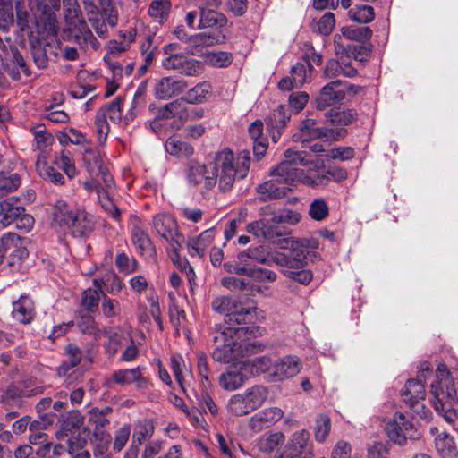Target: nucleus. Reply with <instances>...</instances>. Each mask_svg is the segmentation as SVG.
Returning <instances> with one entry per match:
<instances>
[{"label":"nucleus","mask_w":458,"mask_h":458,"mask_svg":"<svg viewBox=\"0 0 458 458\" xmlns=\"http://www.w3.org/2000/svg\"><path fill=\"white\" fill-rule=\"evenodd\" d=\"M212 308L227 318L224 324H217L211 330L212 357L223 363L237 361L249 352V340L253 330L244 324L252 318L253 310L243 307L237 299L229 296L216 297L212 301Z\"/></svg>","instance_id":"f257e3e1"},{"label":"nucleus","mask_w":458,"mask_h":458,"mask_svg":"<svg viewBox=\"0 0 458 458\" xmlns=\"http://www.w3.org/2000/svg\"><path fill=\"white\" fill-rule=\"evenodd\" d=\"M309 154L303 150L288 148L284 153V160L271 168L270 180L259 184L257 191L262 200L280 199L291 191L292 185L300 182L308 186L323 184L327 180V175L312 176L299 166L312 165V170L318 171L324 167V161L316 159L310 161Z\"/></svg>","instance_id":"f03ea898"},{"label":"nucleus","mask_w":458,"mask_h":458,"mask_svg":"<svg viewBox=\"0 0 458 458\" xmlns=\"http://www.w3.org/2000/svg\"><path fill=\"white\" fill-rule=\"evenodd\" d=\"M210 165L212 171L208 172L206 165L191 161L186 170L188 184L198 186L203 183L205 189L211 190L217 183L220 191H228L236 181L247 176L250 155L246 150L235 154L229 148H224L215 154Z\"/></svg>","instance_id":"7ed1b4c3"},{"label":"nucleus","mask_w":458,"mask_h":458,"mask_svg":"<svg viewBox=\"0 0 458 458\" xmlns=\"http://www.w3.org/2000/svg\"><path fill=\"white\" fill-rule=\"evenodd\" d=\"M437 381L431 386L434 409L454 430L458 432V413L454 409L456 397L454 380L457 377V373L451 374L445 366H440L437 369Z\"/></svg>","instance_id":"20e7f679"},{"label":"nucleus","mask_w":458,"mask_h":458,"mask_svg":"<svg viewBox=\"0 0 458 458\" xmlns=\"http://www.w3.org/2000/svg\"><path fill=\"white\" fill-rule=\"evenodd\" d=\"M53 216L55 223L74 238L88 237L94 230L92 215L64 200L55 202Z\"/></svg>","instance_id":"39448f33"},{"label":"nucleus","mask_w":458,"mask_h":458,"mask_svg":"<svg viewBox=\"0 0 458 458\" xmlns=\"http://www.w3.org/2000/svg\"><path fill=\"white\" fill-rule=\"evenodd\" d=\"M269 394L268 388L262 385L248 387L242 393L234 394L228 399L225 410L230 416L242 417L261 407Z\"/></svg>","instance_id":"423d86ee"},{"label":"nucleus","mask_w":458,"mask_h":458,"mask_svg":"<svg viewBox=\"0 0 458 458\" xmlns=\"http://www.w3.org/2000/svg\"><path fill=\"white\" fill-rule=\"evenodd\" d=\"M314 445L307 429L293 432L284 447L276 452L273 458H313Z\"/></svg>","instance_id":"0eeeda50"},{"label":"nucleus","mask_w":458,"mask_h":458,"mask_svg":"<svg viewBox=\"0 0 458 458\" xmlns=\"http://www.w3.org/2000/svg\"><path fill=\"white\" fill-rule=\"evenodd\" d=\"M388 438L394 444L403 445L408 439H418L420 433L413 423L402 412H395L385 427Z\"/></svg>","instance_id":"6e6552de"},{"label":"nucleus","mask_w":458,"mask_h":458,"mask_svg":"<svg viewBox=\"0 0 458 458\" xmlns=\"http://www.w3.org/2000/svg\"><path fill=\"white\" fill-rule=\"evenodd\" d=\"M176 49L174 44H170L165 47V53L168 55L162 61V65L166 70H173L183 76L194 77L202 73L203 65L196 59L189 58L182 54H174Z\"/></svg>","instance_id":"1a4fd4ad"},{"label":"nucleus","mask_w":458,"mask_h":458,"mask_svg":"<svg viewBox=\"0 0 458 458\" xmlns=\"http://www.w3.org/2000/svg\"><path fill=\"white\" fill-rule=\"evenodd\" d=\"M123 103V98L117 97L98 111L95 118V124L98 141L100 143L106 140L110 131L107 119L114 123H118L122 120L121 106Z\"/></svg>","instance_id":"9d476101"},{"label":"nucleus","mask_w":458,"mask_h":458,"mask_svg":"<svg viewBox=\"0 0 458 458\" xmlns=\"http://www.w3.org/2000/svg\"><path fill=\"white\" fill-rule=\"evenodd\" d=\"M346 131L344 129H337L335 131L332 128L323 129L316 126L314 119L307 118L301 122L298 131L293 135V140L305 145L310 140L321 137L339 140L344 137Z\"/></svg>","instance_id":"9b49d317"},{"label":"nucleus","mask_w":458,"mask_h":458,"mask_svg":"<svg viewBox=\"0 0 458 458\" xmlns=\"http://www.w3.org/2000/svg\"><path fill=\"white\" fill-rule=\"evenodd\" d=\"M432 373L428 365L419 371L417 379H409L402 390V397L411 409L418 411L420 407L424 408L420 401L424 399L426 392L423 381H426L428 375Z\"/></svg>","instance_id":"f8f14e48"},{"label":"nucleus","mask_w":458,"mask_h":458,"mask_svg":"<svg viewBox=\"0 0 458 458\" xmlns=\"http://www.w3.org/2000/svg\"><path fill=\"white\" fill-rule=\"evenodd\" d=\"M152 225L155 231L171 247L176 250L183 242L184 237L179 232L175 219L167 213H159L153 216Z\"/></svg>","instance_id":"ddd939ff"},{"label":"nucleus","mask_w":458,"mask_h":458,"mask_svg":"<svg viewBox=\"0 0 458 458\" xmlns=\"http://www.w3.org/2000/svg\"><path fill=\"white\" fill-rule=\"evenodd\" d=\"M129 227L131 242L137 251L141 256H152L155 249L148 233L145 230V225L141 219L136 215H131L130 217Z\"/></svg>","instance_id":"4468645a"},{"label":"nucleus","mask_w":458,"mask_h":458,"mask_svg":"<svg viewBox=\"0 0 458 458\" xmlns=\"http://www.w3.org/2000/svg\"><path fill=\"white\" fill-rule=\"evenodd\" d=\"M248 369L249 364L246 361H237L233 368L219 376L220 387L229 392L241 388L248 379Z\"/></svg>","instance_id":"2eb2a0df"},{"label":"nucleus","mask_w":458,"mask_h":458,"mask_svg":"<svg viewBox=\"0 0 458 458\" xmlns=\"http://www.w3.org/2000/svg\"><path fill=\"white\" fill-rule=\"evenodd\" d=\"M301 360L295 355H287L274 361L270 379L283 381L296 376L301 369Z\"/></svg>","instance_id":"dca6fc26"},{"label":"nucleus","mask_w":458,"mask_h":458,"mask_svg":"<svg viewBox=\"0 0 458 458\" xmlns=\"http://www.w3.org/2000/svg\"><path fill=\"white\" fill-rule=\"evenodd\" d=\"M343 81L335 80L325 85L315 98L317 108L322 110L341 102L345 98V90L341 89Z\"/></svg>","instance_id":"f3484780"},{"label":"nucleus","mask_w":458,"mask_h":458,"mask_svg":"<svg viewBox=\"0 0 458 458\" xmlns=\"http://www.w3.org/2000/svg\"><path fill=\"white\" fill-rule=\"evenodd\" d=\"M283 416L284 412L280 408L268 407L251 416L248 425L253 432L258 433L279 421Z\"/></svg>","instance_id":"a211bd4d"},{"label":"nucleus","mask_w":458,"mask_h":458,"mask_svg":"<svg viewBox=\"0 0 458 458\" xmlns=\"http://www.w3.org/2000/svg\"><path fill=\"white\" fill-rule=\"evenodd\" d=\"M188 87L183 79H175L171 76L159 79L154 87L155 97L158 99H168L182 93Z\"/></svg>","instance_id":"6ab92c4d"},{"label":"nucleus","mask_w":458,"mask_h":458,"mask_svg":"<svg viewBox=\"0 0 458 458\" xmlns=\"http://www.w3.org/2000/svg\"><path fill=\"white\" fill-rule=\"evenodd\" d=\"M215 235V228H209L203 231L198 236L189 237L186 242L189 255L192 258H204L208 248L214 241Z\"/></svg>","instance_id":"aec40b11"},{"label":"nucleus","mask_w":458,"mask_h":458,"mask_svg":"<svg viewBox=\"0 0 458 458\" xmlns=\"http://www.w3.org/2000/svg\"><path fill=\"white\" fill-rule=\"evenodd\" d=\"M218 34L210 32H201L189 38V45L186 47V52L191 55L203 56L208 51L205 47L214 46L218 43Z\"/></svg>","instance_id":"412c9836"},{"label":"nucleus","mask_w":458,"mask_h":458,"mask_svg":"<svg viewBox=\"0 0 458 458\" xmlns=\"http://www.w3.org/2000/svg\"><path fill=\"white\" fill-rule=\"evenodd\" d=\"M325 78L334 79L339 76L354 77L357 70L351 64L347 57L329 60L323 71Z\"/></svg>","instance_id":"4be33fe9"},{"label":"nucleus","mask_w":458,"mask_h":458,"mask_svg":"<svg viewBox=\"0 0 458 458\" xmlns=\"http://www.w3.org/2000/svg\"><path fill=\"white\" fill-rule=\"evenodd\" d=\"M289 120L290 114L286 113L285 107L282 105L278 106L269 115L267 126L274 142H277Z\"/></svg>","instance_id":"5701e85b"},{"label":"nucleus","mask_w":458,"mask_h":458,"mask_svg":"<svg viewBox=\"0 0 458 458\" xmlns=\"http://www.w3.org/2000/svg\"><path fill=\"white\" fill-rule=\"evenodd\" d=\"M94 174H96L97 179L84 183V186L88 191H95L97 193H114V180L106 166L98 170L97 173Z\"/></svg>","instance_id":"b1692460"},{"label":"nucleus","mask_w":458,"mask_h":458,"mask_svg":"<svg viewBox=\"0 0 458 458\" xmlns=\"http://www.w3.org/2000/svg\"><path fill=\"white\" fill-rule=\"evenodd\" d=\"M220 4V0H208L205 6H199V29L211 28L224 21V16L213 9L218 7Z\"/></svg>","instance_id":"393cba45"},{"label":"nucleus","mask_w":458,"mask_h":458,"mask_svg":"<svg viewBox=\"0 0 458 458\" xmlns=\"http://www.w3.org/2000/svg\"><path fill=\"white\" fill-rule=\"evenodd\" d=\"M170 368L175 377L181 390L187 394V388L190 386L191 370L187 369L183 357L179 353H174L170 357Z\"/></svg>","instance_id":"a878e982"},{"label":"nucleus","mask_w":458,"mask_h":458,"mask_svg":"<svg viewBox=\"0 0 458 458\" xmlns=\"http://www.w3.org/2000/svg\"><path fill=\"white\" fill-rule=\"evenodd\" d=\"M112 379L120 386L136 383L138 387H144L148 383L142 377V369L140 366L132 369H118L113 373Z\"/></svg>","instance_id":"bb28decb"},{"label":"nucleus","mask_w":458,"mask_h":458,"mask_svg":"<svg viewBox=\"0 0 458 458\" xmlns=\"http://www.w3.org/2000/svg\"><path fill=\"white\" fill-rule=\"evenodd\" d=\"M13 318L22 323L30 324L35 316V307L32 300L28 296L21 298L13 302Z\"/></svg>","instance_id":"cd10ccee"},{"label":"nucleus","mask_w":458,"mask_h":458,"mask_svg":"<svg viewBox=\"0 0 458 458\" xmlns=\"http://www.w3.org/2000/svg\"><path fill=\"white\" fill-rule=\"evenodd\" d=\"M342 35H335L334 38L335 45L337 48H344L341 42L342 37L351 40L362 42L368 40L372 36V30L369 27L348 26L341 30Z\"/></svg>","instance_id":"c85d7f7f"},{"label":"nucleus","mask_w":458,"mask_h":458,"mask_svg":"<svg viewBox=\"0 0 458 458\" xmlns=\"http://www.w3.org/2000/svg\"><path fill=\"white\" fill-rule=\"evenodd\" d=\"M36 170L38 175L45 181L56 185H62L64 183V175L48 164L45 154L38 155L36 162Z\"/></svg>","instance_id":"c756f323"},{"label":"nucleus","mask_w":458,"mask_h":458,"mask_svg":"<svg viewBox=\"0 0 458 458\" xmlns=\"http://www.w3.org/2000/svg\"><path fill=\"white\" fill-rule=\"evenodd\" d=\"M22 206L17 205L13 198H7L0 201V223L6 227L15 222L17 217L24 212Z\"/></svg>","instance_id":"7c9ffc66"},{"label":"nucleus","mask_w":458,"mask_h":458,"mask_svg":"<svg viewBox=\"0 0 458 458\" xmlns=\"http://www.w3.org/2000/svg\"><path fill=\"white\" fill-rule=\"evenodd\" d=\"M435 448L440 458H457L458 449L454 437L446 432L435 437Z\"/></svg>","instance_id":"2f4dec72"},{"label":"nucleus","mask_w":458,"mask_h":458,"mask_svg":"<svg viewBox=\"0 0 458 458\" xmlns=\"http://www.w3.org/2000/svg\"><path fill=\"white\" fill-rule=\"evenodd\" d=\"M107 335L108 342L106 344V352L109 358L114 357L119 351H122L131 338L129 332L122 329L110 331Z\"/></svg>","instance_id":"473e14b6"},{"label":"nucleus","mask_w":458,"mask_h":458,"mask_svg":"<svg viewBox=\"0 0 458 458\" xmlns=\"http://www.w3.org/2000/svg\"><path fill=\"white\" fill-rule=\"evenodd\" d=\"M21 245V237L14 233H6L0 237V265L8 253L13 254L14 251H19L21 254L25 252L23 248H19Z\"/></svg>","instance_id":"72a5a7b5"},{"label":"nucleus","mask_w":458,"mask_h":458,"mask_svg":"<svg viewBox=\"0 0 458 458\" xmlns=\"http://www.w3.org/2000/svg\"><path fill=\"white\" fill-rule=\"evenodd\" d=\"M212 87L208 81H202L189 89L182 97V100L191 105L204 103L211 93Z\"/></svg>","instance_id":"f704fd0d"},{"label":"nucleus","mask_w":458,"mask_h":458,"mask_svg":"<svg viewBox=\"0 0 458 458\" xmlns=\"http://www.w3.org/2000/svg\"><path fill=\"white\" fill-rule=\"evenodd\" d=\"M94 287L98 290H105L109 293H116L120 292L123 286L122 280L114 274V271H107L101 278L93 280Z\"/></svg>","instance_id":"c9c22d12"},{"label":"nucleus","mask_w":458,"mask_h":458,"mask_svg":"<svg viewBox=\"0 0 458 458\" xmlns=\"http://www.w3.org/2000/svg\"><path fill=\"white\" fill-rule=\"evenodd\" d=\"M165 150L168 154L178 157H190L194 153L193 147L176 137H170L165 141Z\"/></svg>","instance_id":"e433bc0d"},{"label":"nucleus","mask_w":458,"mask_h":458,"mask_svg":"<svg viewBox=\"0 0 458 458\" xmlns=\"http://www.w3.org/2000/svg\"><path fill=\"white\" fill-rule=\"evenodd\" d=\"M154 430V423L151 420L147 419L139 420L133 428L131 443L140 446L152 437Z\"/></svg>","instance_id":"4c0bfd02"},{"label":"nucleus","mask_w":458,"mask_h":458,"mask_svg":"<svg viewBox=\"0 0 458 458\" xmlns=\"http://www.w3.org/2000/svg\"><path fill=\"white\" fill-rule=\"evenodd\" d=\"M313 67L310 62H299L292 67L291 76L295 87H301L311 80Z\"/></svg>","instance_id":"58836bf2"},{"label":"nucleus","mask_w":458,"mask_h":458,"mask_svg":"<svg viewBox=\"0 0 458 458\" xmlns=\"http://www.w3.org/2000/svg\"><path fill=\"white\" fill-rule=\"evenodd\" d=\"M21 183L18 173L0 172V198L16 191Z\"/></svg>","instance_id":"ea45409f"},{"label":"nucleus","mask_w":458,"mask_h":458,"mask_svg":"<svg viewBox=\"0 0 458 458\" xmlns=\"http://www.w3.org/2000/svg\"><path fill=\"white\" fill-rule=\"evenodd\" d=\"M66 353L68 360L64 361L58 368V375L65 376L66 373L73 367L77 366L81 360V352L78 346L73 344H69L66 347Z\"/></svg>","instance_id":"a19ab883"},{"label":"nucleus","mask_w":458,"mask_h":458,"mask_svg":"<svg viewBox=\"0 0 458 458\" xmlns=\"http://www.w3.org/2000/svg\"><path fill=\"white\" fill-rule=\"evenodd\" d=\"M284 442V435L277 431L262 436L259 440L258 445L261 452L271 453L277 446L283 445Z\"/></svg>","instance_id":"79ce46f5"},{"label":"nucleus","mask_w":458,"mask_h":458,"mask_svg":"<svg viewBox=\"0 0 458 458\" xmlns=\"http://www.w3.org/2000/svg\"><path fill=\"white\" fill-rule=\"evenodd\" d=\"M331 430V420L327 414H319L316 418L314 437L318 443H324Z\"/></svg>","instance_id":"37998d69"},{"label":"nucleus","mask_w":458,"mask_h":458,"mask_svg":"<svg viewBox=\"0 0 458 458\" xmlns=\"http://www.w3.org/2000/svg\"><path fill=\"white\" fill-rule=\"evenodd\" d=\"M202 57L206 64L219 68L228 66L233 61L231 54L224 51H208Z\"/></svg>","instance_id":"c03bdc74"},{"label":"nucleus","mask_w":458,"mask_h":458,"mask_svg":"<svg viewBox=\"0 0 458 458\" xmlns=\"http://www.w3.org/2000/svg\"><path fill=\"white\" fill-rule=\"evenodd\" d=\"M79 33H75V38L81 47L90 46L93 49L99 47V42L93 36L91 30L88 28L83 21L78 20Z\"/></svg>","instance_id":"a18cd8bd"},{"label":"nucleus","mask_w":458,"mask_h":458,"mask_svg":"<svg viewBox=\"0 0 458 458\" xmlns=\"http://www.w3.org/2000/svg\"><path fill=\"white\" fill-rule=\"evenodd\" d=\"M170 8V0H153L148 8V14L155 21L162 22L167 18Z\"/></svg>","instance_id":"49530a36"},{"label":"nucleus","mask_w":458,"mask_h":458,"mask_svg":"<svg viewBox=\"0 0 458 458\" xmlns=\"http://www.w3.org/2000/svg\"><path fill=\"white\" fill-rule=\"evenodd\" d=\"M221 284L225 288L234 291H256L258 293H262L261 286H254L250 282H246L244 279H241L235 276H227L222 279Z\"/></svg>","instance_id":"de8ad7c7"},{"label":"nucleus","mask_w":458,"mask_h":458,"mask_svg":"<svg viewBox=\"0 0 458 458\" xmlns=\"http://www.w3.org/2000/svg\"><path fill=\"white\" fill-rule=\"evenodd\" d=\"M55 164L59 165L69 178H74L77 174V169L74 165L72 155L68 150H62L55 157Z\"/></svg>","instance_id":"09e8293b"},{"label":"nucleus","mask_w":458,"mask_h":458,"mask_svg":"<svg viewBox=\"0 0 458 458\" xmlns=\"http://www.w3.org/2000/svg\"><path fill=\"white\" fill-rule=\"evenodd\" d=\"M111 442V436L105 430L99 429L94 433V438L92 440L93 445V454H108V448Z\"/></svg>","instance_id":"8fccbe9b"},{"label":"nucleus","mask_w":458,"mask_h":458,"mask_svg":"<svg viewBox=\"0 0 458 458\" xmlns=\"http://www.w3.org/2000/svg\"><path fill=\"white\" fill-rule=\"evenodd\" d=\"M309 215L315 221H322L329 215V207L327 201L321 198L311 201L309 208Z\"/></svg>","instance_id":"3c124183"},{"label":"nucleus","mask_w":458,"mask_h":458,"mask_svg":"<svg viewBox=\"0 0 458 458\" xmlns=\"http://www.w3.org/2000/svg\"><path fill=\"white\" fill-rule=\"evenodd\" d=\"M352 20L359 23H369L375 18L374 9L370 5H359L349 11Z\"/></svg>","instance_id":"603ef678"},{"label":"nucleus","mask_w":458,"mask_h":458,"mask_svg":"<svg viewBox=\"0 0 458 458\" xmlns=\"http://www.w3.org/2000/svg\"><path fill=\"white\" fill-rule=\"evenodd\" d=\"M245 276L260 283L275 282L277 278V275L274 271L257 267H247Z\"/></svg>","instance_id":"864d4df0"},{"label":"nucleus","mask_w":458,"mask_h":458,"mask_svg":"<svg viewBox=\"0 0 458 458\" xmlns=\"http://www.w3.org/2000/svg\"><path fill=\"white\" fill-rule=\"evenodd\" d=\"M249 364V367H251V372L255 375H260L263 373H267L270 377V373L272 372L274 362L267 356H259L256 357L251 361H246Z\"/></svg>","instance_id":"5fc2aeb1"},{"label":"nucleus","mask_w":458,"mask_h":458,"mask_svg":"<svg viewBox=\"0 0 458 458\" xmlns=\"http://www.w3.org/2000/svg\"><path fill=\"white\" fill-rule=\"evenodd\" d=\"M83 161L89 173H97L98 170L101 169L105 165L102 163V159L98 151L93 148H87L83 154Z\"/></svg>","instance_id":"6e6d98bb"},{"label":"nucleus","mask_w":458,"mask_h":458,"mask_svg":"<svg viewBox=\"0 0 458 458\" xmlns=\"http://www.w3.org/2000/svg\"><path fill=\"white\" fill-rule=\"evenodd\" d=\"M356 112L351 109L343 111L332 110L329 114V119L333 125L345 126L352 123L356 118Z\"/></svg>","instance_id":"4d7b16f0"},{"label":"nucleus","mask_w":458,"mask_h":458,"mask_svg":"<svg viewBox=\"0 0 458 458\" xmlns=\"http://www.w3.org/2000/svg\"><path fill=\"white\" fill-rule=\"evenodd\" d=\"M103 293V290L95 288H88L82 293V305L83 307L92 312L97 310L99 303V294Z\"/></svg>","instance_id":"13d9d810"},{"label":"nucleus","mask_w":458,"mask_h":458,"mask_svg":"<svg viewBox=\"0 0 458 458\" xmlns=\"http://www.w3.org/2000/svg\"><path fill=\"white\" fill-rule=\"evenodd\" d=\"M102 208L114 220L120 219V210L112 199L114 193H97Z\"/></svg>","instance_id":"bf43d9fd"},{"label":"nucleus","mask_w":458,"mask_h":458,"mask_svg":"<svg viewBox=\"0 0 458 458\" xmlns=\"http://www.w3.org/2000/svg\"><path fill=\"white\" fill-rule=\"evenodd\" d=\"M34 135V140L38 148H44L50 146L54 138L51 133L47 132L45 126L38 125L31 129Z\"/></svg>","instance_id":"052dcab7"},{"label":"nucleus","mask_w":458,"mask_h":458,"mask_svg":"<svg viewBox=\"0 0 458 458\" xmlns=\"http://www.w3.org/2000/svg\"><path fill=\"white\" fill-rule=\"evenodd\" d=\"M78 327L83 334L92 335L94 338L100 336V330L98 327L95 319L90 315H81L78 322Z\"/></svg>","instance_id":"680f3d73"},{"label":"nucleus","mask_w":458,"mask_h":458,"mask_svg":"<svg viewBox=\"0 0 458 458\" xmlns=\"http://www.w3.org/2000/svg\"><path fill=\"white\" fill-rule=\"evenodd\" d=\"M38 22L43 25L44 30L48 35L57 34L59 26L55 13L48 10L40 14Z\"/></svg>","instance_id":"e2e57ef3"},{"label":"nucleus","mask_w":458,"mask_h":458,"mask_svg":"<svg viewBox=\"0 0 458 458\" xmlns=\"http://www.w3.org/2000/svg\"><path fill=\"white\" fill-rule=\"evenodd\" d=\"M115 265L123 274H131L138 269V262L135 259H130L125 253H119L115 259Z\"/></svg>","instance_id":"0e129e2a"},{"label":"nucleus","mask_w":458,"mask_h":458,"mask_svg":"<svg viewBox=\"0 0 458 458\" xmlns=\"http://www.w3.org/2000/svg\"><path fill=\"white\" fill-rule=\"evenodd\" d=\"M306 265V255L302 250H293L287 255V265L284 269L299 270Z\"/></svg>","instance_id":"69168bd1"},{"label":"nucleus","mask_w":458,"mask_h":458,"mask_svg":"<svg viewBox=\"0 0 458 458\" xmlns=\"http://www.w3.org/2000/svg\"><path fill=\"white\" fill-rule=\"evenodd\" d=\"M283 273L287 277L292 278L304 285L308 284L311 281L313 276L312 272L310 270L303 268L299 270L284 269Z\"/></svg>","instance_id":"338daca9"},{"label":"nucleus","mask_w":458,"mask_h":458,"mask_svg":"<svg viewBox=\"0 0 458 458\" xmlns=\"http://www.w3.org/2000/svg\"><path fill=\"white\" fill-rule=\"evenodd\" d=\"M63 4L67 22L75 23L81 13L77 0H63Z\"/></svg>","instance_id":"774afa93"}]
</instances>
